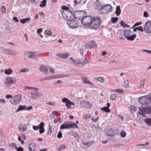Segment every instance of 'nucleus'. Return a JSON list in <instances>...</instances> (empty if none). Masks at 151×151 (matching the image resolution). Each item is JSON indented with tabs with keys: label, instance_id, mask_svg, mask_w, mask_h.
Instances as JSON below:
<instances>
[{
	"label": "nucleus",
	"instance_id": "nucleus-17",
	"mask_svg": "<svg viewBox=\"0 0 151 151\" xmlns=\"http://www.w3.org/2000/svg\"><path fill=\"white\" fill-rule=\"evenodd\" d=\"M18 129L21 131H24L26 130L27 127L25 124H20L18 126Z\"/></svg>",
	"mask_w": 151,
	"mask_h": 151
},
{
	"label": "nucleus",
	"instance_id": "nucleus-55",
	"mask_svg": "<svg viewBox=\"0 0 151 151\" xmlns=\"http://www.w3.org/2000/svg\"><path fill=\"white\" fill-rule=\"evenodd\" d=\"M29 71V70L27 68H24L20 70V72H25Z\"/></svg>",
	"mask_w": 151,
	"mask_h": 151
},
{
	"label": "nucleus",
	"instance_id": "nucleus-30",
	"mask_svg": "<svg viewBox=\"0 0 151 151\" xmlns=\"http://www.w3.org/2000/svg\"><path fill=\"white\" fill-rule=\"evenodd\" d=\"M145 122L148 126H151V118L145 119Z\"/></svg>",
	"mask_w": 151,
	"mask_h": 151
},
{
	"label": "nucleus",
	"instance_id": "nucleus-63",
	"mask_svg": "<svg viewBox=\"0 0 151 151\" xmlns=\"http://www.w3.org/2000/svg\"><path fill=\"white\" fill-rule=\"evenodd\" d=\"M32 106H29L27 107H26V108L25 109L26 110H27V111H29L30 110H31L32 109Z\"/></svg>",
	"mask_w": 151,
	"mask_h": 151
},
{
	"label": "nucleus",
	"instance_id": "nucleus-45",
	"mask_svg": "<svg viewBox=\"0 0 151 151\" xmlns=\"http://www.w3.org/2000/svg\"><path fill=\"white\" fill-rule=\"evenodd\" d=\"M129 82L127 80L125 81L124 83V87H128L129 86Z\"/></svg>",
	"mask_w": 151,
	"mask_h": 151
},
{
	"label": "nucleus",
	"instance_id": "nucleus-52",
	"mask_svg": "<svg viewBox=\"0 0 151 151\" xmlns=\"http://www.w3.org/2000/svg\"><path fill=\"white\" fill-rule=\"evenodd\" d=\"M62 136V134L60 131H59L57 137L58 138H60Z\"/></svg>",
	"mask_w": 151,
	"mask_h": 151
},
{
	"label": "nucleus",
	"instance_id": "nucleus-37",
	"mask_svg": "<svg viewBox=\"0 0 151 151\" xmlns=\"http://www.w3.org/2000/svg\"><path fill=\"white\" fill-rule=\"evenodd\" d=\"M69 134L70 135L73 136L75 138H76L77 136L78 135L77 134H75L73 131H70L69 132Z\"/></svg>",
	"mask_w": 151,
	"mask_h": 151
},
{
	"label": "nucleus",
	"instance_id": "nucleus-18",
	"mask_svg": "<svg viewBox=\"0 0 151 151\" xmlns=\"http://www.w3.org/2000/svg\"><path fill=\"white\" fill-rule=\"evenodd\" d=\"M44 123L42 122H41L40 124L38 125V126H39V132L40 134H42L44 132Z\"/></svg>",
	"mask_w": 151,
	"mask_h": 151
},
{
	"label": "nucleus",
	"instance_id": "nucleus-1",
	"mask_svg": "<svg viewBox=\"0 0 151 151\" xmlns=\"http://www.w3.org/2000/svg\"><path fill=\"white\" fill-rule=\"evenodd\" d=\"M101 24V19L99 17H93L88 27L92 29L97 30L99 28Z\"/></svg>",
	"mask_w": 151,
	"mask_h": 151
},
{
	"label": "nucleus",
	"instance_id": "nucleus-40",
	"mask_svg": "<svg viewBox=\"0 0 151 151\" xmlns=\"http://www.w3.org/2000/svg\"><path fill=\"white\" fill-rule=\"evenodd\" d=\"M116 95L114 93L112 94L110 96L111 99L113 100H115L116 99Z\"/></svg>",
	"mask_w": 151,
	"mask_h": 151
},
{
	"label": "nucleus",
	"instance_id": "nucleus-23",
	"mask_svg": "<svg viewBox=\"0 0 151 151\" xmlns=\"http://www.w3.org/2000/svg\"><path fill=\"white\" fill-rule=\"evenodd\" d=\"M95 142V141L94 140H92L87 142H83V145L86 146L87 147H89L93 145L94 143Z\"/></svg>",
	"mask_w": 151,
	"mask_h": 151
},
{
	"label": "nucleus",
	"instance_id": "nucleus-9",
	"mask_svg": "<svg viewBox=\"0 0 151 151\" xmlns=\"http://www.w3.org/2000/svg\"><path fill=\"white\" fill-rule=\"evenodd\" d=\"M73 19L69 20L67 22L68 24L69 25L70 28H75L77 27L78 26V22L75 21L74 18H72Z\"/></svg>",
	"mask_w": 151,
	"mask_h": 151
},
{
	"label": "nucleus",
	"instance_id": "nucleus-29",
	"mask_svg": "<svg viewBox=\"0 0 151 151\" xmlns=\"http://www.w3.org/2000/svg\"><path fill=\"white\" fill-rule=\"evenodd\" d=\"M115 12L117 16H119L120 15L121 13V10L119 6H116V10Z\"/></svg>",
	"mask_w": 151,
	"mask_h": 151
},
{
	"label": "nucleus",
	"instance_id": "nucleus-36",
	"mask_svg": "<svg viewBox=\"0 0 151 151\" xmlns=\"http://www.w3.org/2000/svg\"><path fill=\"white\" fill-rule=\"evenodd\" d=\"M35 147L34 145L30 144L29 145V149L30 151H31L35 149Z\"/></svg>",
	"mask_w": 151,
	"mask_h": 151
},
{
	"label": "nucleus",
	"instance_id": "nucleus-56",
	"mask_svg": "<svg viewBox=\"0 0 151 151\" xmlns=\"http://www.w3.org/2000/svg\"><path fill=\"white\" fill-rule=\"evenodd\" d=\"M149 15L148 14V12L146 11H145L144 12V16L145 17H148Z\"/></svg>",
	"mask_w": 151,
	"mask_h": 151
},
{
	"label": "nucleus",
	"instance_id": "nucleus-20",
	"mask_svg": "<svg viewBox=\"0 0 151 151\" xmlns=\"http://www.w3.org/2000/svg\"><path fill=\"white\" fill-rule=\"evenodd\" d=\"M40 70L45 74H48V73L47 67L44 66H41L40 67Z\"/></svg>",
	"mask_w": 151,
	"mask_h": 151
},
{
	"label": "nucleus",
	"instance_id": "nucleus-39",
	"mask_svg": "<svg viewBox=\"0 0 151 151\" xmlns=\"http://www.w3.org/2000/svg\"><path fill=\"white\" fill-rule=\"evenodd\" d=\"M81 64V60H78L75 61L74 62V65H79Z\"/></svg>",
	"mask_w": 151,
	"mask_h": 151
},
{
	"label": "nucleus",
	"instance_id": "nucleus-31",
	"mask_svg": "<svg viewBox=\"0 0 151 151\" xmlns=\"http://www.w3.org/2000/svg\"><path fill=\"white\" fill-rule=\"evenodd\" d=\"M55 78H56V77L55 76H51L45 77L43 78V79L44 80H51L55 79Z\"/></svg>",
	"mask_w": 151,
	"mask_h": 151
},
{
	"label": "nucleus",
	"instance_id": "nucleus-41",
	"mask_svg": "<svg viewBox=\"0 0 151 151\" xmlns=\"http://www.w3.org/2000/svg\"><path fill=\"white\" fill-rule=\"evenodd\" d=\"M15 149L17 151H23L24 150L21 147H19L18 148L17 147H16Z\"/></svg>",
	"mask_w": 151,
	"mask_h": 151
},
{
	"label": "nucleus",
	"instance_id": "nucleus-43",
	"mask_svg": "<svg viewBox=\"0 0 151 151\" xmlns=\"http://www.w3.org/2000/svg\"><path fill=\"white\" fill-rule=\"evenodd\" d=\"M1 11L3 13H5L6 11V7L4 6H2L1 9Z\"/></svg>",
	"mask_w": 151,
	"mask_h": 151
},
{
	"label": "nucleus",
	"instance_id": "nucleus-46",
	"mask_svg": "<svg viewBox=\"0 0 151 151\" xmlns=\"http://www.w3.org/2000/svg\"><path fill=\"white\" fill-rule=\"evenodd\" d=\"M62 58L64 59L66 58L69 57V55L66 53H64L63 54H62Z\"/></svg>",
	"mask_w": 151,
	"mask_h": 151
},
{
	"label": "nucleus",
	"instance_id": "nucleus-33",
	"mask_svg": "<svg viewBox=\"0 0 151 151\" xmlns=\"http://www.w3.org/2000/svg\"><path fill=\"white\" fill-rule=\"evenodd\" d=\"M90 104L88 101H85L83 104V106L87 108L90 109L91 108V106L90 105Z\"/></svg>",
	"mask_w": 151,
	"mask_h": 151
},
{
	"label": "nucleus",
	"instance_id": "nucleus-15",
	"mask_svg": "<svg viewBox=\"0 0 151 151\" xmlns=\"http://www.w3.org/2000/svg\"><path fill=\"white\" fill-rule=\"evenodd\" d=\"M95 3L96 5L95 8L96 9L98 10L100 12L102 11L103 9V5L98 0H96Z\"/></svg>",
	"mask_w": 151,
	"mask_h": 151
},
{
	"label": "nucleus",
	"instance_id": "nucleus-8",
	"mask_svg": "<svg viewBox=\"0 0 151 151\" xmlns=\"http://www.w3.org/2000/svg\"><path fill=\"white\" fill-rule=\"evenodd\" d=\"M16 81L15 78L8 77L5 79L4 85L6 87H8L12 83H15Z\"/></svg>",
	"mask_w": 151,
	"mask_h": 151
},
{
	"label": "nucleus",
	"instance_id": "nucleus-10",
	"mask_svg": "<svg viewBox=\"0 0 151 151\" xmlns=\"http://www.w3.org/2000/svg\"><path fill=\"white\" fill-rule=\"evenodd\" d=\"M144 30L147 33L151 32V21H148L145 24Z\"/></svg>",
	"mask_w": 151,
	"mask_h": 151
},
{
	"label": "nucleus",
	"instance_id": "nucleus-24",
	"mask_svg": "<svg viewBox=\"0 0 151 151\" xmlns=\"http://www.w3.org/2000/svg\"><path fill=\"white\" fill-rule=\"evenodd\" d=\"M26 108V105H20L19 107L17 108V110L16 112H18L19 111L22 110H25Z\"/></svg>",
	"mask_w": 151,
	"mask_h": 151
},
{
	"label": "nucleus",
	"instance_id": "nucleus-2",
	"mask_svg": "<svg viewBox=\"0 0 151 151\" xmlns=\"http://www.w3.org/2000/svg\"><path fill=\"white\" fill-rule=\"evenodd\" d=\"M61 13L63 18L67 19V21L74 18L73 14L69 10L63 11H61Z\"/></svg>",
	"mask_w": 151,
	"mask_h": 151
},
{
	"label": "nucleus",
	"instance_id": "nucleus-12",
	"mask_svg": "<svg viewBox=\"0 0 151 151\" xmlns=\"http://www.w3.org/2000/svg\"><path fill=\"white\" fill-rule=\"evenodd\" d=\"M103 10L100 13L104 14H105L109 12L112 10V7L109 4L104 6L103 5Z\"/></svg>",
	"mask_w": 151,
	"mask_h": 151
},
{
	"label": "nucleus",
	"instance_id": "nucleus-26",
	"mask_svg": "<svg viewBox=\"0 0 151 151\" xmlns=\"http://www.w3.org/2000/svg\"><path fill=\"white\" fill-rule=\"evenodd\" d=\"M82 82L83 83L86 84H93L86 77L83 78L82 80Z\"/></svg>",
	"mask_w": 151,
	"mask_h": 151
},
{
	"label": "nucleus",
	"instance_id": "nucleus-61",
	"mask_svg": "<svg viewBox=\"0 0 151 151\" xmlns=\"http://www.w3.org/2000/svg\"><path fill=\"white\" fill-rule=\"evenodd\" d=\"M49 68L50 72L51 73H52L53 74H54L55 70L53 68L50 67H49Z\"/></svg>",
	"mask_w": 151,
	"mask_h": 151
},
{
	"label": "nucleus",
	"instance_id": "nucleus-62",
	"mask_svg": "<svg viewBox=\"0 0 151 151\" xmlns=\"http://www.w3.org/2000/svg\"><path fill=\"white\" fill-rule=\"evenodd\" d=\"M42 31V28H40L37 30V32L38 34H40Z\"/></svg>",
	"mask_w": 151,
	"mask_h": 151
},
{
	"label": "nucleus",
	"instance_id": "nucleus-54",
	"mask_svg": "<svg viewBox=\"0 0 151 151\" xmlns=\"http://www.w3.org/2000/svg\"><path fill=\"white\" fill-rule=\"evenodd\" d=\"M61 120V119L60 118L56 119L54 120V122L55 123H56L58 121H60Z\"/></svg>",
	"mask_w": 151,
	"mask_h": 151
},
{
	"label": "nucleus",
	"instance_id": "nucleus-50",
	"mask_svg": "<svg viewBox=\"0 0 151 151\" xmlns=\"http://www.w3.org/2000/svg\"><path fill=\"white\" fill-rule=\"evenodd\" d=\"M45 33L46 34L49 35H50L52 34V32L51 31L48 30H46L45 31Z\"/></svg>",
	"mask_w": 151,
	"mask_h": 151
},
{
	"label": "nucleus",
	"instance_id": "nucleus-38",
	"mask_svg": "<svg viewBox=\"0 0 151 151\" xmlns=\"http://www.w3.org/2000/svg\"><path fill=\"white\" fill-rule=\"evenodd\" d=\"M118 19V17H112L111 20L112 23H114L116 22Z\"/></svg>",
	"mask_w": 151,
	"mask_h": 151
},
{
	"label": "nucleus",
	"instance_id": "nucleus-6",
	"mask_svg": "<svg viewBox=\"0 0 151 151\" xmlns=\"http://www.w3.org/2000/svg\"><path fill=\"white\" fill-rule=\"evenodd\" d=\"M74 18L75 19H78V21H80L84 15H86V12L82 11H75L73 13Z\"/></svg>",
	"mask_w": 151,
	"mask_h": 151
},
{
	"label": "nucleus",
	"instance_id": "nucleus-4",
	"mask_svg": "<svg viewBox=\"0 0 151 151\" xmlns=\"http://www.w3.org/2000/svg\"><path fill=\"white\" fill-rule=\"evenodd\" d=\"M139 110L138 112L139 114L145 116L146 114H149L151 113V107L148 106L141 107H139Z\"/></svg>",
	"mask_w": 151,
	"mask_h": 151
},
{
	"label": "nucleus",
	"instance_id": "nucleus-51",
	"mask_svg": "<svg viewBox=\"0 0 151 151\" xmlns=\"http://www.w3.org/2000/svg\"><path fill=\"white\" fill-rule=\"evenodd\" d=\"M91 114H86V115L84 116V117L85 119H88L90 117H91Z\"/></svg>",
	"mask_w": 151,
	"mask_h": 151
},
{
	"label": "nucleus",
	"instance_id": "nucleus-58",
	"mask_svg": "<svg viewBox=\"0 0 151 151\" xmlns=\"http://www.w3.org/2000/svg\"><path fill=\"white\" fill-rule=\"evenodd\" d=\"M144 86H145L144 82L143 81H142V82H141V83L140 84V86L141 88H143Z\"/></svg>",
	"mask_w": 151,
	"mask_h": 151
},
{
	"label": "nucleus",
	"instance_id": "nucleus-42",
	"mask_svg": "<svg viewBox=\"0 0 151 151\" xmlns=\"http://www.w3.org/2000/svg\"><path fill=\"white\" fill-rule=\"evenodd\" d=\"M61 9L64 10V11L65 10H69V8L68 7H67L65 5H63L61 7Z\"/></svg>",
	"mask_w": 151,
	"mask_h": 151
},
{
	"label": "nucleus",
	"instance_id": "nucleus-3",
	"mask_svg": "<svg viewBox=\"0 0 151 151\" xmlns=\"http://www.w3.org/2000/svg\"><path fill=\"white\" fill-rule=\"evenodd\" d=\"M138 100L139 103L143 105H149L151 103L148 95L139 97Z\"/></svg>",
	"mask_w": 151,
	"mask_h": 151
},
{
	"label": "nucleus",
	"instance_id": "nucleus-13",
	"mask_svg": "<svg viewBox=\"0 0 151 151\" xmlns=\"http://www.w3.org/2000/svg\"><path fill=\"white\" fill-rule=\"evenodd\" d=\"M62 101L65 103V105L68 108H71V105H74L75 104L66 98L62 99Z\"/></svg>",
	"mask_w": 151,
	"mask_h": 151
},
{
	"label": "nucleus",
	"instance_id": "nucleus-16",
	"mask_svg": "<svg viewBox=\"0 0 151 151\" xmlns=\"http://www.w3.org/2000/svg\"><path fill=\"white\" fill-rule=\"evenodd\" d=\"M26 53L29 58H34L37 56V53L35 52H27Z\"/></svg>",
	"mask_w": 151,
	"mask_h": 151
},
{
	"label": "nucleus",
	"instance_id": "nucleus-5",
	"mask_svg": "<svg viewBox=\"0 0 151 151\" xmlns=\"http://www.w3.org/2000/svg\"><path fill=\"white\" fill-rule=\"evenodd\" d=\"M92 18L93 17L92 16H88L86 15H84L82 19H81L80 21L81 22L83 25L85 26L88 25V26Z\"/></svg>",
	"mask_w": 151,
	"mask_h": 151
},
{
	"label": "nucleus",
	"instance_id": "nucleus-47",
	"mask_svg": "<svg viewBox=\"0 0 151 151\" xmlns=\"http://www.w3.org/2000/svg\"><path fill=\"white\" fill-rule=\"evenodd\" d=\"M86 0H79L78 2L79 4H80L83 5L86 2Z\"/></svg>",
	"mask_w": 151,
	"mask_h": 151
},
{
	"label": "nucleus",
	"instance_id": "nucleus-19",
	"mask_svg": "<svg viewBox=\"0 0 151 151\" xmlns=\"http://www.w3.org/2000/svg\"><path fill=\"white\" fill-rule=\"evenodd\" d=\"M89 47H88L89 48H94L97 47V45L96 44L95 42L93 41H92L91 42L89 43L88 45Z\"/></svg>",
	"mask_w": 151,
	"mask_h": 151
},
{
	"label": "nucleus",
	"instance_id": "nucleus-7",
	"mask_svg": "<svg viewBox=\"0 0 151 151\" xmlns=\"http://www.w3.org/2000/svg\"><path fill=\"white\" fill-rule=\"evenodd\" d=\"M68 124H67L64 123L61 125L60 129H68L69 128L74 129V128H78V125L73 122L70 124V123Z\"/></svg>",
	"mask_w": 151,
	"mask_h": 151
},
{
	"label": "nucleus",
	"instance_id": "nucleus-28",
	"mask_svg": "<svg viewBox=\"0 0 151 151\" xmlns=\"http://www.w3.org/2000/svg\"><path fill=\"white\" fill-rule=\"evenodd\" d=\"M30 20L29 18H28L26 19H23L20 20V22L23 24H24L27 22L29 21Z\"/></svg>",
	"mask_w": 151,
	"mask_h": 151
},
{
	"label": "nucleus",
	"instance_id": "nucleus-21",
	"mask_svg": "<svg viewBox=\"0 0 151 151\" xmlns=\"http://www.w3.org/2000/svg\"><path fill=\"white\" fill-rule=\"evenodd\" d=\"M3 52L5 54L8 53L10 55H16V54H15L14 52L12 51L9 49H5L3 50Z\"/></svg>",
	"mask_w": 151,
	"mask_h": 151
},
{
	"label": "nucleus",
	"instance_id": "nucleus-59",
	"mask_svg": "<svg viewBox=\"0 0 151 151\" xmlns=\"http://www.w3.org/2000/svg\"><path fill=\"white\" fill-rule=\"evenodd\" d=\"M115 92L119 93H123V90H122L117 89L116 90Z\"/></svg>",
	"mask_w": 151,
	"mask_h": 151
},
{
	"label": "nucleus",
	"instance_id": "nucleus-14",
	"mask_svg": "<svg viewBox=\"0 0 151 151\" xmlns=\"http://www.w3.org/2000/svg\"><path fill=\"white\" fill-rule=\"evenodd\" d=\"M114 130L111 128H107L104 129L105 132L106 134L110 136H112L115 134L116 133Z\"/></svg>",
	"mask_w": 151,
	"mask_h": 151
},
{
	"label": "nucleus",
	"instance_id": "nucleus-32",
	"mask_svg": "<svg viewBox=\"0 0 151 151\" xmlns=\"http://www.w3.org/2000/svg\"><path fill=\"white\" fill-rule=\"evenodd\" d=\"M46 3L47 1L46 0H44L42 1L40 4V6L41 7H45L46 6Z\"/></svg>",
	"mask_w": 151,
	"mask_h": 151
},
{
	"label": "nucleus",
	"instance_id": "nucleus-44",
	"mask_svg": "<svg viewBox=\"0 0 151 151\" xmlns=\"http://www.w3.org/2000/svg\"><path fill=\"white\" fill-rule=\"evenodd\" d=\"M137 30H139L140 31L143 32L144 31L143 28L142 26H140L136 27Z\"/></svg>",
	"mask_w": 151,
	"mask_h": 151
},
{
	"label": "nucleus",
	"instance_id": "nucleus-53",
	"mask_svg": "<svg viewBox=\"0 0 151 151\" xmlns=\"http://www.w3.org/2000/svg\"><path fill=\"white\" fill-rule=\"evenodd\" d=\"M99 119L98 117H97L95 119H94L93 118H92L91 119L92 121L94 122H96Z\"/></svg>",
	"mask_w": 151,
	"mask_h": 151
},
{
	"label": "nucleus",
	"instance_id": "nucleus-64",
	"mask_svg": "<svg viewBox=\"0 0 151 151\" xmlns=\"http://www.w3.org/2000/svg\"><path fill=\"white\" fill-rule=\"evenodd\" d=\"M51 129H52V128H51V126H50V127L49 128V131L47 132V134H51V132H52Z\"/></svg>",
	"mask_w": 151,
	"mask_h": 151
},
{
	"label": "nucleus",
	"instance_id": "nucleus-57",
	"mask_svg": "<svg viewBox=\"0 0 151 151\" xmlns=\"http://www.w3.org/2000/svg\"><path fill=\"white\" fill-rule=\"evenodd\" d=\"M39 126H38V125L37 126L33 125V129L35 130H38V129L39 128Z\"/></svg>",
	"mask_w": 151,
	"mask_h": 151
},
{
	"label": "nucleus",
	"instance_id": "nucleus-35",
	"mask_svg": "<svg viewBox=\"0 0 151 151\" xmlns=\"http://www.w3.org/2000/svg\"><path fill=\"white\" fill-rule=\"evenodd\" d=\"M12 72L13 71L10 69L5 70H4V73L8 75L11 74Z\"/></svg>",
	"mask_w": 151,
	"mask_h": 151
},
{
	"label": "nucleus",
	"instance_id": "nucleus-34",
	"mask_svg": "<svg viewBox=\"0 0 151 151\" xmlns=\"http://www.w3.org/2000/svg\"><path fill=\"white\" fill-rule=\"evenodd\" d=\"M101 109L102 110L106 111L107 112H109L110 111V109L108 107H104L103 108H101Z\"/></svg>",
	"mask_w": 151,
	"mask_h": 151
},
{
	"label": "nucleus",
	"instance_id": "nucleus-49",
	"mask_svg": "<svg viewBox=\"0 0 151 151\" xmlns=\"http://www.w3.org/2000/svg\"><path fill=\"white\" fill-rule=\"evenodd\" d=\"M120 135L122 137H124L126 136V133L124 131H121L120 133Z\"/></svg>",
	"mask_w": 151,
	"mask_h": 151
},
{
	"label": "nucleus",
	"instance_id": "nucleus-22",
	"mask_svg": "<svg viewBox=\"0 0 151 151\" xmlns=\"http://www.w3.org/2000/svg\"><path fill=\"white\" fill-rule=\"evenodd\" d=\"M136 37V34H134L132 35H129L128 37H126V39L129 40L133 41Z\"/></svg>",
	"mask_w": 151,
	"mask_h": 151
},
{
	"label": "nucleus",
	"instance_id": "nucleus-48",
	"mask_svg": "<svg viewBox=\"0 0 151 151\" xmlns=\"http://www.w3.org/2000/svg\"><path fill=\"white\" fill-rule=\"evenodd\" d=\"M97 81H99L101 82H103L104 81V79H103V78L101 77H98L97 78Z\"/></svg>",
	"mask_w": 151,
	"mask_h": 151
},
{
	"label": "nucleus",
	"instance_id": "nucleus-11",
	"mask_svg": "<svg viewBox=\"0 0 151 151\" xmlns=\"http://www.w3.org/2000/svg\"><path fill=\"white\" fill-rule=\"evenodd\" d=\"M22 96L19 95L15 96L11 100V103L14 104H18L21 100Z\"/></svg>",
	"mask_w": 151,
	"mask_h": 151
},
{
	"label": "nucleus",
	"instance_id": "nucleus-60",
	"mask_svg": "<svg viewBox=\"0 0 151 151\" xmlns=\"http://www.w3.org/2000/svg\"><path fill=\"white\" fill-rule=\"evenodd\" d=\"M120 24L121 25H122L123 27L126 24L123 20H122L120 22Z\"/></svg>",
	"mask_w": 151,
	"mask_h": 151
},
{
	"label": "nucleus",
	"instance_id": "nucleus-25",
	"mask_svg": "<svg viewBox=\"0 0 151 151\" xmlns=\"http://www.w3.org/2000/svg\"><path fill=\"white\" fill-rule=\"evenodd\" d=\"M31 95L32 98L35 99L37 98L38 96H40L41 95V93L36 92L34 93H31Z\"/></svg>",
	"mask_w": 151,
	"mask_h": 151
},
{
	"label": "nucleus",
	"instance_id": "nucleus-27",
	"mask_svg": "<svg viewBox=\"0 0 151 151\" xmlns=\"http://www.w3.org/2000/svg\"><path fill=\"white\" fill-rule=\"evenodd\" d=\"M131 31L130 29L125 30L124 34V36L126 37H128L131 34Z\"/></svg>",
	"mask_w": 151,
	"mask_h": 151
}]
</instances>
